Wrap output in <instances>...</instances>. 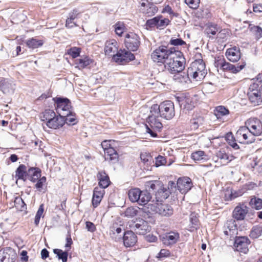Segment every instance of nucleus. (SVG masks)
I'll use <instances>...</instances> for the list:
<instances>
[{
	"label": "nucleus",
	"instance_id": "1",
	"mask_svg": "<svg viewBox=\"0 0 262 262\" xmlns=\"http://www.w3.org/2000/svg\"><path fill=\"white\" fill-rule=\"evenodd\" d=\"M168 192V191L166 189H159L156 193L157 202L148 204L147 208L162 216H169L171 215L173 212L172 207L170 205L159 203V202L167 198L169 195Z\"/></svg>",
	"mask_w": 262,
	"mask_h": 262
},
{
	"label": "nucleus",
	"instance_id": "2",
	"mask_svg": "<svg viewBox=\"0 0 262 262\" xmlns=\"http://www.w3.org/2000/svg\"><path fill=\"white\" fill-rule=\"evenodd\" d=\"M185 58L182 52L177 50L173 55V57H170L166 60L164 64L166 70L168 71L172 74H176L174 76V79H178L181 81L182 72L185 68Z\"/></svg>",
	"mask_w": 262,
	"mask_h": 262
},
{
	"label": "nucleus",
	"instance_id": "3",
	"mask_svg": "<svg viewBox=\"0 0 262 262\" xmlns=\"http://www.w3.org/2000/svg\"><path fill=\"white\" fill-rule=\"evenodd\" d=\"M160 116L158 112H156L152 106L150 107V114L147 118L146 124V132L152 137H158L157 133L161 132L163 128V124L160 118Z\"/></svg>",
	"mask_w": 262,
	"mask_h": 262
},
{
	"label": "nucleus",
	"instance_id": "4",
	"mask_svg": "<svg viewBox=\"0 0 262 262\" xmlns=\"http://www.w3.org/2000/svg\"><path fill=\"white\" fill-rule=\"evenodd\" d=\"M177 50L175 47L168 48L167 46H161L151 53V57L155 62L160 65L164 64L167 59L173 57V55Z\"/></svg>",
	"mask_w": 262,
	"mask_h": 262
},
{
	"label": "nucleus",
	"instance_id": "5",
	"mask_svg": "<svg viewBox=\"0 0 262 262\" xmlns=\"http://www.w3.org/2000/svg\"><path fill=\"white\" fill-rule=\"evenodd\" d=\"M207 73L205 64L203 59H198L192 62L188 68L187 72V77L192 78L196 80L203 79Z\"/></svg>",
	"mask_w": 262,
	"mask_h": 262
},
{
	"label": "nucleus",
	"instance_id": "6",
	"mask_svg": "<svg viewBox=\"0 0 262 262\" xmlns=\"http://www.w3.org/2000/svg\"><path fill=\"white\" fill-rule=\"evenodd\" d=\"M161 118L169 120L175 116L174 105L173 102L166 100L161 103L159 105L156 104L151 106Z\"/></svg>",
	"mask_w": 262,
	"mask_h": 262
},
{
	"label": "nucleus",
	"instance_id": "7",
	"mask_svg": "<svg viewBox=\"0 0 262 262\" xmlns=\"http://www.w3.org/2000/svg\"><path fill=\"white\" fill-rule=\"evenodd\" d=\"M56 104V109L58 114L67 115L71 113L73 107L70 100L67 98L55 97L53 98Z\"/></svg>",
	"mask_w": 262,
	"mask_h": 262
},
{
	"label": "nucleus",
	"instance_id": "8",
	"mask_svg": "<svg viewBox=\"0 0 262 262\" xmlns=\"http://www.w3.org/2000/svg\"><path fill=\"white\" fill-rule=\"evenodd\" d=\"M247 95L250 103L253 105H260L262 102V93L258 83L251 84Z\"/></svg>",
	"mask_w": 262,
	"mask_h": 262
},
{
	"label": "nucleus",
	"instance_id": "9",
	"mask_svg": "<svg viewBox=\"0 0 262 262\" xmlns=\"http://www.w3.org/2000/svg\"><path fill=\"white\" fill-rule=\"evenodd\" d=\"M125 46L130 51H136L140 45V38L136 33L130 32L125 36Z\"/></svg>",
	"mask_w": 262,
	"mask_h": 262
},
{
	"label": "nucleus",
	"instance_id": "10",
	"mask_svg": "<svg viewBox=\"0 0 262 262\" xmlns=\"http://www.w3.org/2000/svg\"><path fill=\"white\" fill-rule=\"evenodd\" d=\"M129 227L137 234L142 235L145 234L151 230V227L148 222L142 219H137L129 225Z\"/></svg>",
	"mask_w": 262,
	"mask_h": 262
},
{
	"label": "nucleus",
	"instance_id": "11",
	"mask_svg": "<svg viewBox=\"0 0 262 262\" xmlns=\"http://www.w3.org/2000/svg\"><path fill=\"white\" fill-rule=\"evenodd\" d=\"M245 126L255 136L262 134V122L256 118H251L245 122Z\"/></svg>",
	"mask_w": 262,
	"mask_h": 262
},
{
	"label": "nucleus",
	"instance_id": "12",
	"mask_svg": "<svg viewBox=\"0 0 262 262\" xmlns=\"http://www.w3.org/2000/svg\"><path fill=\"white\" fill-rule=\"evenodd\" d=\"M232 155H229L224 149H220L216 152L215 157L213 160L216 163V167H221L226 165L234 159Z\"/></svg>",
	"mask_w": 262,
	"mask_h": 262
},
{
	"label": "nucleus",
	"instance_id": "13",
	"mask_svg": "<svg viewBox=\"0 0 262 262\" xmlns=\"http://www.w3.org/2000/svg\"><path fill=\"white\" fill-rule=\"evenodd\" d=\"M216 66L220 67L224 71H230L233 73H237L245 66V63L241 65H233L225 61L224 59H219L215 61Z\"/></svg>",
	"mask_w": 262,
	"mask_h": 262
},
{
	"label": "nucleus",
	"instance_id": "14",
	"mask_svg": "<svg viewBox=\"0 0 262 262\" xmlns=\"http://www.w3.org/2000/svg\"><path fill=\"white\" fill-rule=\"evenodd\" d=\"M135 58L134 54L125 50H119L114 56V60L120 64H124L134 60Z\"/></svg>",
	"mask_w": 262,
	"mask_h": 262
},
{
	"label": "nucleus",
	"instance_id": "15",
	"mask_svg": "<svg viewBox=\"0 0 262 262\" xmlns=\"http://www.w3.org/2000/svg\"><path fill=\"white\" fill-rule=\"evenodd\" d=\"M250 244L249 239L246 236L236 237L234 244L235 250L237 251L247 253L249 251L248 245Z\"/></svg>",
	"mask_w": 262,
	"mask_h": 262
},
{
	"label": "nucleus",
	"instance_id": "16",
	"mask_svg": "<svg viewBox=\"0 0 262 262\" xmlns=\"http://www.w3.org/2000/svg\"><path fill=\"white\" fill-rule=\"evenodd\" d=\"M177 185L180 192L182 194H185L191 189L192 187V183L189 178L183 177L178 179Z\"/></svg>",
	"mask_w": 262,
	"mask_h": 262
},
{
	"label": "nucleus",
	"instance_id": "17",
	"mask_svg": "<svg viewBox=\"0 0 262 262\" xmlns=\"http://www.w3.org/2000/svg\"><path fill=\"white\" fill-rule=\"evenodd\" d=\"M0 89L4 94L11 95L14 93L15 84L12 80L3 79L0 81Z\"/></svg>",
	"mask_w": 262,
	"mask_h": 262
},
{
	"label": "nucleus",
	"instance_id": "18",
	"mask_svg": "<svg viewBox=\"0 0 262 262\" xmlns=\"http://www.w3.org/2000/svg\"><path fill=\"white\" fill-rule=\"evenodd\" d=\"M180 238L179 233L175 232L166 233L161 236L163 244L167 246L176 244Z\"/></svg>",
	"mask_w": 262,
	"mask_h": 262
},
{
	"label": "nucleus",
	"instance_id": "19",
	"mask_svg": "<svg viewBox=\"0 0 262 262\" xmlns=\"http://www.w3.org/2000/svg\"><path fill=\"white\" fill-rule=\"evenodd\" d=\"M236 135L238 138L242 137L243 142L247 144H250L254 142L255 136L253 135L246 126H242L237 130Z\"/></svg>",
	"mask_w": 262,
	"mask_h": 262
},
{
	"label": "nucleus",
	"instance_id": "20",
	"mask_svg": "<svg viewBox=\"0 0 262 262\" xmlns=\"http://www.w3.org/2000/svg\"><path fill=\"white\" fill-rule=\"evenodd\" d=\"M118 47L117 42L114 39H111L106 41L105 44L104 52L106 55L108 56H116V53L118 51Z\"/></svg>",
	"mask_w": 262,
	"mask_h": 262
},
{
	"label": "nucleus",
	"instance_id": "21",
	"mask_svg": "<svg viewBox=\"0 0 262 262\" xmlns=\"http://www.w3.org/2000/svg\"><path fill=\"white\" fill-rule=\"evenodd\" d=\"M123 244L126 247H132L137 242V236L132 231H127L124 233Z\"/></svg>",
	"mask_w": 262,
	"mask_h": 262
},
{
	"label": "nucleus",
	"instance_id": "22",
	"mask_svg": "<svg viewBox=\"0 0 262 262\" xmlns=\"http://www.w3.org/2000/svg\"><path fill=\"white\" fill-rule=\"evenodd\" d=\"M180 106L182 109L191 110L194 107V102L190 97H178L176 98Z\"/></svg>",
	"mask_w": 262,
	"mask_h": 262
},
{
	"label": "nucleus",
	"instance_id": "23",
	"mask_svg": "<svg viewBox=\"0 0 262 262\" xmlns=\"http://www.w3.org/2000/svg\"><path fill=\"white\" fill-rule=\"evenodd\" d=\"M65 124L64 116L62 115H55L52 119L49 121L47 126L52 129H57L61 127Z\"/></svg>",
	"mask_w": 262,
	"mask_h": 262
},
{
	"label": "nucleus",
	"instance_id": "24",
	"mask_svg": "<svg viewBox=\"0 0 262 262\" xmlns=\"http://www.w3.org/2000/svg\"><path fill=\"white\" fill-rule=\"evenodd\" d=\"M226 56L230 61L235 62L239 60L241 58L239 48L234 46L227 50Z\"/></svg>",
	"mask_w": 262,
	"mask_h": 262
},
{
	"label": "nucleus",
	"instance_id": "25",
	"mask_svg": "<svg viewBox=\"0 0 262 262\" xmlns=\"http://www.w3.org/2000/svg\"><path fill=\"white\" fill-rule=\"evenodd\" d=\"M97 178L100 188L104 189L110 185L111 183L110 178L104 170L99 171L97 174Z\"/></svg>",
	"mask_w": 262,
	"mask_h": 262
},
{
	"label": "nucleus",
	"instance_id": "26",
	"mask_svg": "<svg viewBox=\"0 0 262 262\" xmlns=\"http://www.w3.org/2000/svg\"><path fill=\"white\" fill-rule=\"evenodd\" d=\"M104 194L103 189L99 187H95L93 191L92 198V205L94 208L97 207L101 202Z\"/></svg>",
	"mask_w": 262,
	"mask_h": 262
},
{
	"label": "nucleus",
	"instance_id": "27",
	"mask_svg": "<svg viewBox=\"0 0 262 262\" xmlns=\"http://www.w3.org/2000/svg\"><path fill=\"white\" fill-rule=\"evenodd\" d=\"M41 169L38 167H30L28 169L27 179L35 182L41 177Z\"/></svg>",
	"mask_w": 262,
	"mask_h": 262
},
{
	"label": "nucleus",
	"instance_id": "28",
	"mask_svg": "<svg viewBox=\"0 0 262 262\" xmlns=\"http://www.w3.org/2000/svg\"><path fill=\"white\" fill-rule=\"evenodd\" d=\"M248 212V208L246 206H236L233 212V217L236 220H243L244 219Z\"/></svg>",
	"mask_w": 262,
	"mask_h": 262
},
{
	"label": "nucleus",
	"instance_id": "29",
	"mask_svg": "<svg viewBox=\"0 0 262 262\" xmlns=\"http://www.w3.org/2000/svg\"><path fill=\"white\" fill-rule=\"evenodd\" d=\"M28 168L24 164H20L15 171V178L26 181L27 177Z\"/></svg>",
	"mask_w": 262,
	"mask_h": 262
},
{
	"label": "nucleus",
	"instance_id": "30",
	"mask_svg": "<svg viewBox=\"0 0 262 262\" xmlns=\"http://www.w3.org/2000/svg\"><path fill=\"white\" fill-rule=\"evenodd\" d=\"M105 160H109L113 163H116L118 160V154L117 151L113 147H110L104 151Z\"/></svg>",
	"mask_w": 262,
	"mask_h": 262
},
{
	"label": "nucleus",
	"instance_id": "31",
	"mask_svg": "<svg viewBox=\"0 0 262 262\" xmlns=\"http://www.w3.org/2000/svg\"><path fill=\"white\" fill-rule=\"evenodd\" d=\"M78 14L79 12L76 9L73 10L69 13V16L66 20V27L71 28L77 26L74 20L77 17Z\"/></svg>",
	"mask_w": 262,
	"mask_h": 262
},
{
	"label": "nucleus",
	"instance_id": "32",
	"mask_svg": "<svg viewBox=\"0 0 262 262\" xmlns=\"http://www.w3.org/2000/svg\"><path fill=\"white\" fill-rule=\"evenodd\" d=\"M199 215L197 213L192 212L189 216V221L190 222V230L193 231L197 230L200 227V221L199 220Z\"/></svg>",
	"mask_w": 262,
	"mask_h": 262
},
{
	"label": "nucleus",
	"instance_id": "33",
	"mask_svg": "<svg viewBox=\"0 0 262 262\" xmlns=\"http://www.w3.org/2000/svg\"><path fill=\"white\" fill-rule=\"evenodd\" d=\"M140 194L141 190L138 188L130 189L128 192V198L132 203H138Z\"/></svg>",
	"mask_w": 262,
	"mask_h": 262
},
{
	"label": "nucleus",
	"instance_id": "34",
	"mask_svg": "<svg viewBox=\"0 0 262 262\" xmlns=\"http://www.w3.org/2000/svg\"><path fill=\"white\" fill-rule=\"evenodd\" d=\"M151 195L147 190L141 191L140 194L138 204L140 205H144L150 201Z\"/></svg>",
	"mask_w": 262,
	"mask_h": 262
},
{
	"label": "nucleus",
	"instance_id": "35",
	"mask_svg": "<svg viewBox=\"0 0 262 262\" xmlns=\"http://www.w3.org/2000/svg\"><path fill=\"white\" fill-rule=\"evenodd\" d=\"M92 62V59L85 56L83 58L77 59L76 60V64L80 69H83L89 66Z\"/></svg>",
	"mask_w": 262,
	"mask_h": 262
},
{
	"label": "nucleus",
	"instance_id": "36",
	"mask_svg": "<svg viewBox=\"0 0 262 262\" xmlns=\"http://www.w3.org/2000/svg\"><path fill=\"white\" fill-rule=\"evenodd\" d=\"M219 28L217 27V25L215 24H209L207 28L206 29V33L208 35L209 38L213 39V37L211 36L210 35H215L216 33L219 31Z\"/></svg>",
	"mask_w": 262,
	"mask_h": 262
},
{
	"label": "nucleus",
	"instance_id": "37",
	"mask_svg": "<svg viewBox=\"0 0 262 262\" xmlns=\"http://www.w3.org/2000/svg\"><path fill=\"white\" fill-rule=\"evenodd\" d=\"M55 113L53 110L47 109L43 113V115L41 117L42 121L46 122V125L49 123L52 118L55 116Z\"/></svg>",
	"mask_w": 262,
	"mask_h": 262
},
{
	"label": "nucleus",
	"instance_id": "38",
	"mask_svg": "<svg viewBox=\"0 0 262 262\" xmlns=\"http://www.w3.org/2000/svg\"><path fill=\"white\" fill-rule=\"evenodd\" d=\"M204 122V119L202 117L193 118L190 121V126L191 129L196 130L199 127L202 125Z\"/></svg>",
	"mask_w": 262,
	"mask_h": 262
},
{
	"label": "nucleus",
	"instance_id": "39",
	"mask_svg": "<svg viewBox=\"0 0 262 262\" xmlns=\"http://www.w3.org/2000/svg\"><path fill=\"white\" fill-rule=\"evenodd\" d=\"M262 234V225H257L252 228L250 236L252 238H256Z\"/></svg>",
	"mask_w": 262,
	"mask_h": 262
},
{
	"label": "nucleus",
	"instance_id": "40",
	"mask_svg": "<svg viewBox=\"0 0 262 262\" xmlns=\"http://www.w3.org/2000/svg\"><path fill=\"white\" fill-rule=\"evenodd\" d=\"M229 114V111L225 106L222 105L216 107L214 110V115L218 119Z\"/></svg>",
	"mask_w": 262,
	"mask_h": 262
},
{
	"label": "nucleus",
	"instance_id": "41",
	"mask_svg": "<svg viewBox=\"0 0 262 262\" xmlns=\"http://www.w3.org/2000/svg\"><path fill=\"white\" fill-rule=\"evenodd\" d=\"M27 46L32 49L37 48L41 47L43 45V41L41 40H38L34 38H32L28 40L27 42Z\"/></svg>",
	"mask_w": 262,
	"mask_h": 262
},
{
	"label": "nucleus",
	"instance_id": "42",
	"mask_svg": "<svg viewBox=\"0 0 262 262\" xmlns=\"http://www.w3.org/2000/svg\"><path fill=\"white\" fill-rule=\"evenodd\" d=\"M248 28L257 38H259L262 37V28L260 27L250 24Z\"/></svg>",
	"mask_w": 262,
	"mask_h": 262
},
{
	"label": "nucleus",
	"instance_id": "43",
	"mask_svg": "<svg viewBox=\"0 0 262 262\" xmlns=\"http://www.w3.org/2000/svg\"><path fill=\"white\" fill-rule=\"evenodd\" d=\"M53 252L57 255L58 259L62 260V262L67 261L68 256V252L67 251H63L59 249H54Z\"/></svg>",
	"mask_w": 262,
	"mask_h": 262
},
{
	"label": "nucleus",
	"instance_id": "44",
	"mask_svg": "<svg viewBox=\"0 0 262 262\" xmlns=\"http://www.w3.org/2000/svg\"><path fill=\"white\" fill-rule=\"evenodd\" d=\"M250 206L256 210H259L262 208V199L257 197L252 198L249 203Z\"/></svg>",
	"mask_w": 262,
	"mask_h": 262
},
{
	"label": "nucleus",
	"instance_id": "45",
	"mask_svg": "<svg viewBox=\"0 0 262 262\" xmlns=\"http://www.w3.org/2000/svg\"><path fill=\"white\" fill-rule=\"evenodd\" d=\"M139 208L134 207H128L124 212L125 216L128 217H134L138 214Z\"/></svg>",
	"mask_w": 262,
	"mask_h": 262
},
{
	"label": "nucleus",
	"instance_id": "46",
	"mask_svg": "<svg viewBox=\"0 0 262 262\" xmlns=\"http://www.w3.org/2000/svg\"><path fill=\"white\" fill-rule=\"evenodd\" d=\"M14 203L15 207L20 211H23L27 208L26 205L24 200L19 196H17L15 198Z\"/></svg>",
	"mask_w": 262,
	"mask_h": 262
},
{
	"label": "nucleus",
	"instance_id": "47",
	"mask_svg": "<svg viewBox=\"0 0 262 262\" xmlns=\"http://www.w3.org/2000/svg\"><path fill=\"white\" fill-rule=\"evenodd\" d=\"M64 120L65 123L68 125H74L76 123V119L75 118V114L71 111V113L69 115L64 116Z\"/></svg>",
	"mask_w": 262,
	"mask_h": 262
},
{
	"label": "nucleus",
	"instance_id": "48",
	"mask_svg": "<svg viewBox=\"0 0 262 262\" xmlns=\"http://www.w3.org/2000/svg\"><path fill=\"white\" fill-rule=\"evenodd\" d=\"M158 10V9L157 7L152 3L151 4H149V7L144 11V13L147 16L149 17L154 15L157 12Z\"/></svg>",
	"mask_w": 262,
	"mask_h": 262
},
{
	"label": "nucleus",
	"instance_id": "49",
	"mask_svg": "<svg viewBox=\"0 0 262 262\" xmlns=\"http://www.w3.org/2000/svg\"><path fill=\"white\" fill-rule=\"evenodd\" d=\"M158 17L157 28H163L166 27L170 23V20L168 18H163L162 15L158 16Z\"/></svg>",
	"mask_w": 262,
	"mask_h": 262
},
{
	"label": "nucleus",
	"instance_id": "50",
	"mask_svg": "<svg viewBox=\"0 0 262 262\" xmlns=\"http://www.w3.org/2000/svg\"><path fill=\"white\" fill-rule=\"evenodd\" d=\"M115 31L118 36H121L125 27L123 23L118 22L114 25Z\"/></svg>",
	"mask_w": 262,
	"mask_h": 262
},
{
	"label": "nucleus",
	"instance_id": "51",
	"mask_svg": "<svg viewBox=\"0 0 262 262\" xmlns=\"http://www.w3.org/2000/svg\"><path fill=\"white\" fill-rule=\"evenodd\" d=\"M81 52V48L79 47H72L67 50V53L73 58L78 57Z\"/></svg>",
	"mask_w": 262,
	"mask_h": 262
},
{
	"label": "nucleus",
	"instance_id": "52",
	"mask_svg": "<svg viewBox=\"0 0 262 262\" xmlns=\"http://www.w3.org/2000/svg\"><path fill=\"white\" fill-rule=\"evenodd\" d=\"M226 139L228 144L233 148L234 149H237L239 148V145L237 144L234 138L231 134L227 135Z\"/></svg>",
	"mask_w": 262,
	"mask_h": 262
},
{
	"label": "nucleus",
	"instance_id": "53",
	"mask_svg": "<svg viewBox=\"0 0 262 262\" xmlns=\"http://www.w3.org/2000/svg\"><path fill=\"white\" fill-rule=\"evenodd\" d=\"M205 152L202 150L196 151L191 154V157L194 161H201L204 159Z\"/></svg>",
	"mask_w": 262,
	"mask_h": 262
},
{
	"label": "nucleus",
	"instance_id": "54",
	"mask_svg": "<svg viewBox=\"0 0 262 262\" xmlns=\"http://www.w3.org/2000/svg\"><path fill=\"white\" fill-rule=\"evenodd\" d=\"M47 178L46 177L43 176L42 177H40L36 181L37 183H36L35 187V188L39 191H41L43 184L46 182Z\"/></svg>",
	"mask_w": 262,
	"mask_h": 262
},
{
	"label": "nucleus",
	"instance_id": "55",
	"mask_svg": "<svg viewBox=\"0 0 262 262\" xmlns=\"http://www.w3.org/2000/svg\"><path fill=\"white\" fill-rule=\"evenodd\" d=\"M185 3L191 9H196L199 6L200 0H185Z\"/></svg>",
	"mask_w": 262,
	"mask_h": 262
},
{
	"label": "nucleus",
	"instance_id": "56",
	"mask_svg": "<svg viewBox=\"0 0 262 262\" xmlns=\"http://www.w3.org/2000/svg\"><path fill=\"white\" fill-rule=\"evenodd\" d=\"M169 43L174 46H178L186 45V42L181 38H172L169 41Z\"/></svg>",
	"mask_w": 262,
	"mask_h": 262
},
{
	"label": "nucleus",
	"instance_id": "57",
	"mask_svg": "<svg viewBox=\"0 0 262 262\" xmlns=\"http://www.w3.org/2000/svg\"><path fill=\"white\" fill-rule=\"evenodd\" d=\"M158 22V16L155 17L153 18L148 19L146 21V25L149 27L152 28L156 27L157 28V23Z\"/></svg>",
	"mask_w": 262,
	"mask_h": 262
},
{
	"label": "nucleus",
	"instance_id": "58",
	"mask_svg": "<svg viewBox=\"0 0 262 262\" xmlns=\"http://www.w3.org/2000/svg\"><path fill=\"white\" fill-rule=\"evenodd\" d=\"M166 162V159L164 157L159 156L156 159L155 165L156 167H159L164 165Z\"/></svg>",
	"mask_w": 262,
	"mask_h": 262
},
{
	"label": "nucleus",
	"instance_id": "59",
	"mask_svg": "<svg viewBox=\"0 0 262 262\" xmlns=\"http://www.w3.org/2000/svg\"><path fill=\"white\" fill-rule=\"evenodd\" d=\"M170 252L168 250L163 249L160 250L157 256V258H162L169 256Z\"/></svg>",
	"mask_w": 262,
	"mask_h": 262
},
{
	"label": "nucleus",
	"instance_id": "60",
	"mask_svg": "<svg viewBox=\"0 0 262 262\" xmlns=\"http://www.w3.org/2000/svg\"><path fill=\"white\" fill-rule=\"evenodd\" d=\"M163 12H166L170 14L171 16L177 17L179 16V14L177 13H174L172 10L171 7L169 5H167L163 10Z\"/></svg>",
	"mask_w": 262,
	"mask_h": 262
},
{
	"label": "nucleus",
	"instance_id": "61",
	"mask_svg": "<svg viewBox=\"0 0 262 262\" xmlns=\"http://www.w3.org/2000/svg\"><path fill=\"white\" fill-rule=\"evenodd\" d=\"M141 160L144 163L148 164V163L151 160V157L146 153H142L140 155Z\"/></svg>",
	"mask_w": 262,
	"mask_h": 262
},
{
	"label": "nucleus",
	"instance_id": "62",
	"mask_svg": "<svg viewBox=\"0 0 262 262\" xmlns=\"http://www.w3.org/2000/svg\"><path fill=\"white\" fill-rule=\"evenodd\" d=\"M86 229L91 232H94L96 230L95 225L91 222L87 221L85 223Z\"/></svg>",
	"mask_w": 262,
	"mask_h": 262
},
{
	"label": "nucleus",
	"instance_id": "63",
	"mask_svg": "<svg viewBox=\"0 0 262 262\" xmlns=\"http://www.w3.org/2000/svg\"><path fill=\"white\" fill-rule=\"evenodd\" d=\"M198 13H200V15L199 16L202 18H208L210 16V14L207 9H200V11H199Z\"/></svg>",
	"mask_w": 262,
	"mask_h": 262
},
{
	"label": "nucleus",
	"instance_id": "64",
	"mask_svg": "<svg viewBox=\"0 0 262 262\" xmlns=\"http://www.w3.org/2000/svg\"><path fill=\"white\" fill-rule=\"evenodd\" d=\"M253 10L254 12H262V4H254Z\"/></svg>",
	"mask_w": 262,
	"mask_h": 262
}]
</instances>
